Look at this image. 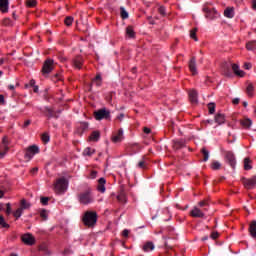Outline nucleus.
I'll return each instance as SVG.
<instances>
[{
	"mask_svg": "<svg viewBox=\"0 0 256 256\" xmlns=\"http://www.w3.org/2000/svg\"><path fill=\"white\" fill-rule=\"evenodd\" d=\"M208 110H209L210 115H213V113H215V103H209Z\"/></svg>",
	"mask_w": 256,
	"mask_h": 256,
	"instance_id": "ea45409f",
	"label": "nucleus"
},
{
	"mask_svg": "<svg viewBox=\"0 0 256 256\" xmlns=\"http://www.w3.org/2000/svg\"><path fill=\"white\" fill-rule=\"evenodd\" d=\"M240 123H241L242 127H244L245 129H249L251 127V125H253V121H251V119H249V118L241 120Z\"/></svg>",
	"mask_w": 256,
	"mask_h": 256,
	"instance_id": "a878e982",
	"label": "nucleus"
},
{
	"mask_svg": "<svg viewBox=\"0 0 256 256\" xmlns=\"http://www.w3.org/2000/svg\"><path fill=\"white\" fill-rule=\"evenodd\" d=\"M126 37L135 39V30L133 29V26L126 27Z\"/></svg>",
	"mask_w": 256,
	"mask_h": 256,
	"instance_id": "4be33fe9",
	"label": "nucleus"
},
{
	"mask_svg": "<svg viewBox=\"0 0 256 256\" xmlns=\"http://www.w3.org/2000/svg\"><path fill=\"white\" fill-rule=\"evenodd\" d=\"M34 87V93H38L39 92V86H33Z\"/></svg>",
	"mask_w": 256,
	"mask_h": 256,
	"instance_id": "69168bd1",
	"label": "nucleus"
},
{
	"mask_svg": "<svg viewBox=\"0 0 256 256\" xmlns=\"http://www.w3.org/2000/svg\"><path fill=\"white\" fill-rule=\"evenodd\" d=\"M249 163H251V160H249V158H245L244 159V169H245V171H249L250 169H252V167Z\"/></svg>",
	"mask_w": 256,
	"mask_h": 256,
	"instance_id": "c9c22d12",
	"label": "nucleus"
},
{
	"mask_svg": "<svg viewBox=\"0 0 256 256\" xmlns=\"http://www.w3.org/2000/svg\"><path fill=\"white\" fill-rule=\"evenodd\" d=\"M117 199L120 203H127V196H125L124 193H120L118 196H117Z\"/></svg>",
	"mask_w": 256,
	"mask_h": 256,
	"instance_id": "f704fd0d",
	"label": "nucleus"
},
{
	"mask_svg": "<svg viewBox=\"0 0 256 256\" xmlns=\"http://www.w3.org/2000/svg\"><path fill=\"white\" fill-rule=\"evenodd\" d=\"M190 37L191 39H194V41H199L197 38V28H194L190 31Z\"/></svg>",
	"mask_w": 256,
	"mask_h": 256,
	"instance_id": "e433bc0d",
	"label": "nucleus"
},
{
	"mask_svg": "<svg viewBox=\"0 0 256 256\" xmlns=\"http://www.w3.org/2000/svg\"><path fill=\"white\" fill-rule=\"evenodd\" d=\"M94 117L97 121H101L103 119H110L111 111L107 110V108L99 109L98 111L94 112Z\"/></svg>",
	"mask_w": 256,
	"mask_h": 256,
	"instance_id": "39448f33",
	"label": "nucleus"
},
{
	"mask_svg": "<svg viewBox=\"0 0 256 256\" xmlns=\"http://www.w3.org/2000/svg\"><path fill=\"white\" fill-rule=\"evenodd\" d=\"M250 235L253 239H256V221H253L249 228Z\"/></svg>",
	"mask_w": 256,
	"mask_h": 256,
	"instance_id": "393cba45",
	"label": "nucleus"
},
{
	"mask_svg": "<svg viewBox=\"0 0 256 256\" xmlns=\"http://www.w3.org/2000/svg\"><path fill=\"white\" fill-rule=\"evenodd\" d=\"M13 215L16 219H19L21 215H23V208L19 207L16 211H14Z\"/></svg>",
	"mask_w": 256,
	"mask_h": 256,
	"instance_id": "72a5a7b5",
	"label": "nucleus"
},
{
	"mask_svg": "<svg viewBox=\"0 0 256 256\" xmlns=\"http://www.w3.org/2000/svg\"><path fill=\"white\" fill-rule=\"evenodd\" d=\"M40 202L42 203V205H47V203H49V198L48 197H42L40 199Z\"/></svg>",
	"mask_w": 256,
	"mask_h": 256,
	"instance_id": "de8ad7c7",
	"label": "nucleus"
},
{
	"mask_svg": "<svg viewBox=\"0 0 256 256\" xmlns=\"http://www.w3.org/2000/svg\"><path fill=\"white\" fill-rule=\"evenodd\" d=\"M201 152L204 155L203 161H209V150L206 148H202Z\"/></svg>",
	"mask_w": 256,
	"mask_h": 256,
	"instance_id": "4c0bfd02",
	"label": "nucleus"
},
{
	"mask_svg": "<svg viewBox=\"0 0 256 256\" xmlns=\"http://www.w3.org/2000/svg\"><path fill=\"white\" fill-rule=\"evenodd\" d=\"M224 16L228 19H233L235 17V9L233 7H228L224 10Z\"/></svg>",
	"mask_w": 256,
	"mask_h": 256,
	"instance_id": "6ab92c4d",
	"label": "nucleus"
},
{
	"mask_svg": "<svg viewBox=\"0 0 256 256\" xmlns=\"http://www.w3.org/2000/svg\"><path fill=\"white\" fill-rule=\"evenodd\" d=\"M26 5L27 7H35V5H37V0H28Z\"/></svg>",
	"mask_w": 256,
	"mask_h": 256,
	"instance_id": "a18cd8bd",
	"label": "nucleus"
},
{
	"mask_svg": "<svg viewBox=\"0 0 256 256\" xmlns=\"http://www.w3.org/2000/svg\"><path fill=\"white\" fill-rule=\"evenodd\" d=\"M0 105H5V96L0 95Z\"/></svg>",
	"mask_w": 256,
	"mask_h": 256,
	"instance_id": "5fc2aeb1",
	"label": "nucleus"
},
{
	"mask_svg": "<svg viewBox=\"0 0 256 256\" xmlns=\"http://www.w3.org/2000/svg\"><path fill=\"white\" fill-rule=\"evenodd\" d=\"M29 125H31V120H26V121L24 122L23 127H24V128H25V127H29Z\"/></svg>",
	"mask_w": 256,
	"mask_h": 256,
	"instance_id": "052dcab7",
	"label": "nucleus"
},
{
	"mask_svg": "<svg viewBox=\"0 0 256 256\" xmlns=\"http://www.w3.org/2000/svg\"><path fill=\"white\" fill-rule=\"evenodd\" d=\"M73 66L75 67V69H81L82 65H83V58L81 57H76L73 61Z\"/></svg>",
	"mask_w": 256,
	"mask_h": 256,
	"instance_id": "412c9836",
	"label": "nucleus"
},
{
	"mask_svg": "<svg viewBox=\"0 0 256 256\" xmlns=\"http://www.w3.org/2000/svg\"><path fill=\"white\" fill-rule=\"evenodd\" d=\"M120 16L122 19H129V12H127L123 6L120 7Z\"/></svg>",
	"mask_w": 256,
	"mask_h": 256,
	"instance_id": "cd10ccee",
	"label": "nucleus"
},
{
	"mask_svg": "<svg viewBox=\"0 0 256 256\" xmlns=\"http://www.w3.org/2000/svg\"><path fill=\"white\" fill-rule=\"evenodd\" d=\"M30 86L31 87H35L36 85H35V80H30Z\"/></svg>",
	"mask_w": 256,
	"mask_h": 256,
	"instance_id": "338daca9",
	"label": "nucleus"
},
{
	"mask_svg": "<svg viewBox=\"0 0 256 256\" xmlns=\"http://www.w3.org/2000/svg\"><path fill=\"white\" fill-rule=\"evenodd\" d=\"M125 139L123 129H119L118 132L114 133L111 137L112 143H121Z\"/></svg>",
	"mask_w": 256,
	"mask_h": 256,
	"instance_id": "9b49d317",
	"label": "nucleus"
},
{
	"mask_svg": "<svg viewBox=\"0 0 256 256\" xmlns=\"http://www.w3.org/2000/svg\"><path fill=\"white\" fill-rule=\"evenodd\" d=\"M143 251L145 253H149V251H153L155 249V244L151 241L146 242L143 247H142Z\"/></svg>",
	"mask_w": 256,
	"mask_h": 256,
	"instance_id": "aec40b11",
	"label": "nucleus"
},
{
	"mask_svg": "<svg viewBox=\"0 0 256 256\" xmlns=\"http://www.w3.org/2000/svg\"><path fill=\"white\" fill-rule=\"evenodd\" d=\"M211 169H213V171H219V169H221V162L219 161L212 162Z\"/></svg>",
	"mask_w": 256,
	"mask_h": 256,
	"instance_id": "c756f323",
	"label": "nucleus"
},
{
	"mask_svg": "<svg viewBox=\"0 0 256 256\" xmlns=\"http://www.w3.org/2000/svg\"><path fill=\"white\" fill-rule=\"evenodd\" d=\"M223 153H224L225 163L230 165V167H232V169H235V165H237V160L235 158V154L232 151H225V150H223Z\"/></svg>",
	"mask_w": 256,
	"mask_h": 256,
	"instance_id": "20e7f679",
	"label": "nucleus"
},
{
	"mask_svg": "<svg viewBox=\"0 0 256 256\" xmlns=\"http://www.w3.org/2000/svg\"><path fill=\"white\" fill-rule=\"evenodd\" d=\"M78 201L81 205H90V203H93L94 198L93 194L91 193V189H88L85 192H81L78 195Z\"/></svg>",
	"mask_w": 256,
	"mask_h": 256,
	"instance_id": "7ed1b4c3",
	"label": "nucleus"
},
{
	"mask_svg": "<svg viewBox=\"0 0 256 256\" xmlns=\"http://www.w3.org/2000/svg\"><path fill=\"white\" fill-rule=\"evenodd\" d=\"M246 91H247V94L251 97V96L253 95V91H254L253 84H249V85L247 86Z\"/></svg>",
	"mask_w": 256,
	"mask_h": 256,
	"instance_id": "a19ab883",
	"label": "nucleus"
},
{
	"mask_svg": "<svg viewBox=\"0 0 256 256\" xmlns=\"http://www.w3.org/2000/svg\"><path fill=\"white\" fill-rule=\"evenodd\" d=\"M1 13H7L9 11V0H0Z\"/></svg>",
	"mask_w": 256,
	"mask_h": 256,
	"instance_id": "dca6fc26",
	"label": "nucleus"
},
{
	"mask_svg": "<svg viewBox=\"0 0 256 256\" xmlns=\"http://www.w3.org/2000/svg\"><path fill=\"white\" fill-rule=\"evenodd\" d=\"M203 12L205 13V18L209 19L210 21L213 19H216L217 15H218L217 10H215V8L204 7Z\"/></svg>",
	"mask_w": 256,
	"mask_h": 256,
	"instance_id": "1a4fd4ad",
	"label": "nucleus"
},
{
	"mask_svg": "<svg viewBox=\"0 0 256 256\" xmlns=\"http://www.w3.org/2000/svg\"><path fill=\"white\" fill-rule=\"evenodd\" d=\"M55 69V61L53 59H47L45 60L43 67H42V73L43 75H49L51 71Z\"/></svg>",
	"mask_w": 256,
	"mask_h": 256,
	"instance_id": "423d86ee",
	"label": "nucleus"
},
{
	"mask_svg": "<svg viewBox=\"0 0 256 256\" xmlns=\"http://www.w3.org/2000/svg\"><path fill=\"white\" fill-rule=\"evenodd\" d=\"M21 239L24 245L32 246L35 243V236L31 233L22 235Z\"/></svg>",
	"mask_w": 256,
	"mask_h": 256,
	"instance_id": "9d476101",
	"label": "nucleus"
},
{
	"mask_svg": "<svg viewBox=\"0 0 256 256\" xmlns=\"http://www.w3.org/2000/svg\"><path fill=\"white\" fill-rule=\"evenodd\" d=\"M160 15H162L163 17H165V7L163 6H160L159 9H158Z\"/></svg>",
	"mask_w": 256,
	"mask_h": 256,
	"instance_id": "3c124183",
	"label": "nucleus"
},
{
	"mask_svg": "<svg viewBox=\"0 0 256 256\" xmlns=\"http://www.w3.org/2000/svg\"><path fill=\"white\" fill-rule=\"evenodd\" d=\"M123 237H129V230L125 229L122 232Z\"/></svg>",
	"mask_w": 256,
	"mask_h": 256,
	"instance_id": "4d7b16f0",
	"label": "nucleus"
},
{
	"mask_svg": "<svg viewBox=\"0 0 256 256\" xmlns=\"http://www.w3.org/2000/svg\"><path fill=\"white\" fill-rule=\"evenodd\" d=\"M252 9L256 11V0H252Z\"/></svg>",
	"mask_w": 256,
	"mask_h": 256,
	"instance_id": "e2e57ef3",
	"label": "nucleus"
},
{
	"mask_svg": "<svg viewBox=\"0 0 256 256\" xmlns=\"http://www.w3.org/2000/svg\"><path fill=\"white\" fill-rule=\"evenodd\" d=\"M144 133H146V135H149V133H151V129L150 128H144Z\"/></svg>",
	"mask_w": 256,
	"mask_h": 256,
	"instance_id": "0e129e2a",
	"label": "nucleus"
},
{
	"mask_svg": "<svg viewBox=\"0 0 256 256\" xmlns=\"http://www.w3.org/2000/svg\"><path fill=\"white\" fill-rule=\"evenodd\" d=\"M97 212L86 211L82 217L83 224L86 227H95L97 225Z\"/></svg>",
	"mask_w": 256,
	"mask_h": 256,
	"instance_id": "f257e3e1",
	"label": "nucleus"
},
{
	"mask_svg": "<svg viewBox=\"0 0 256 256\" xmlns=\"http://www.w3.org/2000/svg\"><path fill=\"white\" fill-rule=\"evenodd\" d=\"M105 183H107V180H105L103 177L98 180L97 190L100 193H105Z\"/></svg>",
	"mask_w": 256,
	"mask_h": 256,
	"instance_id": "f3484780",
	"label": "nucleus"
},
{
	"mask_svg": "<svg viewBox=\"0 0 256 256\" xmlns=\"http://www.w3.org/2000/svg\"><path fill=\"white\" fill-rule=\"evenodd\" d=\"M95 154V149H91L89 147H87L84 151H83V155L84 157H91V155Z\"/></svg>",
	"mask_w": 256,
	"mask_h": 256,
	"instance_id": "c85d7f7f",
	"label": "nucleus"
},
{
	"mask_svg": "<svg viewBox=\"0 0 256 256\" xmlns=\"http://www.w3.org/2000/svg\"><path fill=\"white\" fill-rule=\"evenodd\" d=\"M232 70L234 71L237 77H245V72L239 68L237 64H232Z\"/></svg>",
	"mask_w": 256,
	"mask_h": 256,
	"instance_id": "a211bd4d",
	"label": "nucleus"
},
{
	"mask_svg": "<svg viewBox=\"0 0 256 256\" xmlns=\"http://www.w3.org/2000/svg\"><path fill=\"white\" fill-rule=\"evenodd\" d=\"M190 214L192 217H197V218L205 217V213H203V211H201V209H199L198 207H194L191 210Z\"/></svg>",
	"mask_w": 256,
	"mask_h": 256,
	"instance_id": "4468645a",
	"label": "nucleus"
},
{
	"mask_svg": "<svg viewBox=\"0 0 256 256\" xmlns=\"http://www.w3.org/2000/svg\"><path fill=\"white\" fill-rule=\"evenodd\" d=\"M20 208L25 211L26 209H31V202H27V200L22 199L20 201Z\"/></svg>",
	"mask_w": 256,
	"mask_h": 256,
	"instance_id": "5701e85b",
	"label": "nucleus"
},
{
	"mask_svg": "<svg viewBox=\"0 0 256 256\" xmlns=\"http://www.w3.org/2000/svg\"><path fill=\"white\" fill-rule=\"evenodd\" d=\"M40 217H42V219H44V221H47L49 214L47 213V210H42L40 212Z\"/></svg>",
	"mask_w": 256,
	"mask_h": 256,
	"instance_id": "79ce46f5",
	"label": "nucleus"
},
{
	"mask_svg": "<svg viewBox=\"0 0 256 256\" xmlns=\"http://www.w3.org/2000/svg\"><path fill=\"white\" fill-rule=\"evenodd\" d=\"M16 87H19V82H17L15 85H13V84L8 85V89H9L11 92H13V93H15V88H16Z\"/></svg>",
	"mask_w": 256,
	"mask_h": 256,
	"instance_id": "49530a36",
	"label": "nucleus"
},
{
	"mask_svg": "<svg viewBox=\"0 0 256 256\" xmlns=\"http://www.w3.org/2000/svg\"><path fill=\"white\" fill-rule=\"evenodd\" d=\"M205 123H208L209 125H211L213 123V120H206Z\"/></svg>",
	"mask_w": 256,
	"mask_h": 256,
	"instance_id": "774afa93",
	"label": "nucleus"
},
{
	"mask_svg": "<svg viewBox=\"0 0 256 256\" xmlns=\"http://www.w3.org/2000/svg\"><path fill=\"white\" fill-rule=\"evenodd\" d=\"M74 18L73 16H67L64 20V23L67 27H71L73 25Z\"/></svg>",
	"mask_w": 256,
	"mask_h": 256,
	"instance_id": "7c9ffc66",
	"label": "nucleus"
},
{
	"mask_svg": "<svg viewBox=\"0 0 256 256\" xmlns=\"http://www.w3.org/2000/svg\"><path fill=\"white\" fill-rule=\"evenodd\" d=\"M94 81H98V82H96V85H98V87H100L101 86V75H97L95 77Z\"/></svg>",
	"mask_w": 256,
	"mask_h": 256,
	"instance_id": "8fccbe9b",
	"label": "nucleus"
},
{
	"mask_svg": "<svg viewBox=\"0 0 256 256\" xmlns=\"http://www.w3.org/2000/svg\"><path fill=\"white\" fill-rule=\"evenodd\" d=\"M0 225L4 229H9V224L5 222V218H3V216H0Z\"/></svg>",
	"mask_w": 256,
	"mask_h": 256,
	"instance_id": "58836bf2",
	"label": "nucleus"
},
{
	"mask_svg": "<svg viewBox=\"0 0 256 256\" xmlns=\"http://www.w3.org/2000/svg\"><path fill=\"white\" fill-rule=\"evenodd\" d=\"M189 97H190V101L191 103H198V94H197V91L195 90H191L190 93H189Z\"/></svg>",
	"mask_w": 256,
	"mask_h": 256,
	"instance_id": "b1692460",
	"label": "nucleus"
},
{
	"mask_svg": "<svg viewBox=\"0 0 256 256\" xmlns=\"http://www.w3.org/2000/svg\"><path fill=\"white\" fill-rule=\"evenodd\" d=\"M41 140L43 143H49V141H51V136H49V133L45 132L42 134Z\"/></svg>",
	"mask_w": 256,
	"mask_h": 256,
	"instance_id": "2f4dec72",
	"label": "nucleus"
},
{
	"mask_svg": "<svg viewBox=\"0 0 256 256\" xmlns=\"http://www.w3.org/2000/svg\"><path fill=\"white\" fill-rule=\"evenodd\" d=\"M242 183L245 189H255L256 187V176L252 178H242Z\"/></svg>",
	"mask_w": 256,
	"mask_h": 256,
	"instance_id": "6e6552de",
	"label": "nucleus"
},
{
	"mask_svg": "<svg viewBox=\"0 0 256 256\" xmlns=\"http://www.w3.org/2000/svg\"><path fill=\"white\" fill-rule=\"evenodd\" d=\"M69 188V180L67 178L62 177L56 180V183L54 184V190L55 193H65L67 189Z\"/></svg>",
	"mask_w": 256,
	"mask_h": 256,
	"instance_id": "f03ea898",
	"label": "nucleus"
},
{
	"mask_svg": "<svg viewBox=\"0 0 256 256\" xmlns=\"http://www.w3.org/2000/svg\"><path fill=\"white\" fill-rule=\"evenodd\" d=\"M39 153V147L37 145H32L27 148L26 153L24 155L25 159H28V161H31L32 157H35Z\"/></svg>",
	"mask_w": 256,
	"mask_h": 256,
	"instance_id": "0eeeda50",
	"label": "nucleus"
},
{
	"mask_svg": "<svg viewBox=\"0 0 256 256\" xmlns=\"http://www.w3.org/2000/svg\"><path fill=\"white\" fill-rule=\"evenodd\" d=\"M198 205L199 207H207V200L200 201Z\"/></svg>",
	"mask_w": 256,
	"mask_h": 256,
	"instance_id": "603ef678",
	"label": "nucleus"
},
{
	"mask_svg": "<svg viewBox=\"0 0 256 256\" xmlns=\"http://www.w3.org/2000/svg\"><path fill=\"white\" fill-rule=\"evenodd\" d=\"M217 237H219V233L213 232V233L211 234V239H217Z\"/></svg>",
	"mask_w": 256,
	"mask_h": 256,
	"instance_id": "6e6d98bb",
	"label": "nucleus"
},
{
	"mask_svg": "<svg viewBox=\"0 0 256 256\" xmlns=\"http://www.w3.org/2000/svg\"><path fill=\"white\" fill-rule=\"evenodd\" d=\"M3 25H5V27H11V25H13V22L11 21V19L5 18L3 20Z\"/></svg>",
	"mask_w": 256,
	"mask_h": 256,
	"instance_id": "37998d69",
	"label": "nucleus"
},
{
	"mask_svg": "<svg viewBox=\"0 0 256 256\" xmlns=\"http://www.w3.org/2000/svg\"><path fill=\"white\" fill-rule=\"evenodd\" d=\"M214 121H215V123H217V125H224V123L226 121L225 114L218 112L214 116Z\"/></svg>",
	"mask_w": 256,
	"mask_h": 256,
	"instance_id": "ddd939ff",
	"label": "nucleus"
},
{
	"mask_svg": "<svg viewBox=\"0 0 256 256\" xmlns=\"http://www.w3.org/2000/svg\"><path fill=\"white\" fill-rule=\"evenodd\" d=\"M100 137H101V134L98 131H94L90 135L89 139H90V141H99Z\"/></svg>",
	"mask_w": 256,
	"mask_h": 256,
	"instance_id": "bb28decb",
	"label": "nucleus"
},
{
	"mask_svg": "<svg viewBox=\"0 0 256 256\" xmlns=\"http://www.w3.org/2000/svg\"><path fill=\"white\" fill-rule=\"evenodd\" d=\"M6 207H7L6 213H7V215H9L11 213V203H7Z\"/></svg>",
	"mask_w": 256,
	"mask_h": 256,
	"instance_id": "864d4df0",
	"label": "nucleus"
},
{
	"mask_svg": "<svg viewBox=\"0 0 256 256\" xmlns=\"http://www.w3.org/2000/svg\"><path fill=\"white\" fill-rule=\"evenodd\" d=\"M239 98H234L233 100H232V103H233V105H239Z\"/></svg>",
	"mask_w": 256,
	"mask_h": 256,
	"instance_id": "680f3d73",
	"label": "nucleus"
},
{
	"mask_svg": "<svg viewBox=\"0 0 256 256\" xmlns=\"http://www.w3.org/2000/svg\"><path fill=\"white\" fill-rule=\"evenodd\" d=\"M137 167H139V169H145V160H141L138 163Z\"/></svg>",
	"mask_w": 256,
	"mask_h": 256,
	"instance_id": "09e8293b",
	"label": "nucleus"
},
{
	"mask_svg": "<svg viewBox=\"0 0 256 256\" xmlns=\"http://www.w3.org/2000/svg\"><path fill=\"white\" fill-rule=\"evenodd\" d=\"M189 69L192 73V75H197V60L195 57H192L189 61Z\"/></svg>",
	"mask_w": 256,
	"mask_h": 256,
	"instance_id": "f8f14e48",
	"label": "nucleus"
},
{
	"mask_svg": "<svg viewBox=\"0 0 256 256\" xmlns=\"http://www.w3.org/2000/svg\"><path fill=\"white\" fill-rule=\"evenodd\" d=\"M255 43H256L255 41L248 42V43L246 44V49H247L248 51H254V49H256Z\"/></svg>",
	"mask_w": 256,
	"mask_h": 256,
	"instance_id": "473e14b6",
	"label": "nucleus"
},
{
	"mask_svg": "<svg viewBox=\"0 0 256 256\" xmlns=\"http://www.w3.org/2000/svg\"><path fill=\"white\" fill-rule=\"evenodd\" d=\"M172 143V147L176 151L179 149H183V147H185V140H173Z\"/></svg>",
	"mask_w": 256,
	"mask_h": 256,
	"instance_id": "2eb2a0df",
	"label": "nucleus"
},
{
	"mask_svg": "<svg viewBox=\"0 0 256 256\" xmlns=\"http://www.w3.org/2000/svg\"><path fill=\"white\" fill-rule=\"evenodd\" d=\"M80 129H82V131H87V129H89V123L87 122L80 123Z\"/></svg>",
	"mask_w": 256,
	"mask_h": 256,
	"instance_id": "c03bdc74",
	"label": "nucleus"
},
{
	"mask_svg": "<svg viewBox=\"0 0 256 256\" xmlns=\"http://www.w3.org/2000/svg\"><path fill=\"white\" fill-rule=\"evenodd\" d=\"M117 119H119V121H123V119H125V114L121 113L117 116Z\"/></svg>",
	"mask_w": 256,
	"mask_h": 256,
	"instance_id": "13d9d810",
	"label": "nucleus"
},
{
	"mask_svg": "<svg viewBox=\"0 0 256 256\" xmlns=\"http://www.w3.org/2000/svg\"><path fill=\"white\" fill-rule=\"evenodd\" d=\"M251 67H252V65H251V63H245L244 64V69H247V70H249V69H251Z\"/></svg>",
	"mask_w": 256,
	"mask_h": 256,
	"instance_id": "bf43d9fd",
	"label": "nucleus"
}]
</instances>
